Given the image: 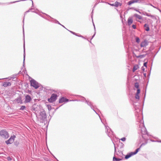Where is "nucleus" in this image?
I'll use <instances>...</instances> for the list:
<instances>
[{
	"mask_svg": "<svg viewBox=\"0 0 161 161\" xmlns=\"http://www.w3.org/2000/svg\"><path fill=\"white\" fill-rule=\"evenodd\" d=\"M0 135L3 138H7L9 137L8 133L6 131L3 130L0 131Z\"/></svg>",
	"mask_w": 161,
	"mask_h": 161,
	"instance_id": "nucleus-1",
	"label": "nucleus"
},
{
	"mask_svg": "<svg viewBox=\"0 0 161 161\" xmlns=\"http://www.w3.org/2000/svg\"><path fill=\"white\" fill-rule=\"evenodd\" d=\"M30 83L31 86L34 87L35 89H37L39 86L38 82L33 79L31 80Z\"/></svg>",
	"mask_w": 161,
	"mask_h": 161,
	"instance_id": "nucleus-2",
	"label": "nucleus"
},
{
	"mask_svg": "<svg viewBox=\"0 0 161 161\" xmlns=\"http://www.w3.org/2000/svg\"><path fill=\"white\" fill-rule=\"evenodd\" d=\"M57 95L56 94H53L50 98L48 99V101L51 103L55 101L56 99Z\"/></svg>",
	"mask_w": 161,
	"mask_h": 161,
	"instance_id": "nucleus-3",
	"label": "nucleus"
},
{
	"mask_svg": "<svg viewBox=\"0 0 161 161\" xmlns=\"http://www.w3.org/2000/svg\"><path fill=\"white\" fill-rule=\"evenodd\" d=\"M15 137V136H11L8 140L6 141V143L8 144L13 143L14 142V138Z\"/></svg>",
	"mask_w": 161,
	"mask_h": 161,
	"instance_id": "nucleus-4",
	"label": "nucleus"
},
{
	"mask_svg": "<svg viewBox=\"0 0 161 161\" xmlns=\"http://www.w3.org/2000/svg\"><path fill=\"white\" fill-rule=\"evenodd\" d=\"M141 1V0H131L128 2L127 4L130 5L135 3H140Z\"/></svg>",
	"mask_w": 161,
	"mask_h": 161,
	"instance_id": "nucleus-5",
	"label": "nucleus"
},
{
	"mask_svg": "<svg viewBox=\"0 0 161 161\" xmlns=\"http://www.w3.org/2000/svg\"><path fill=\"white\" fill-rule=\"evenodd\" d=\"M31 97L30 96L28 95H27L25 97V102L26 103L30 102L31 101Z\"/></svg>",
	"mask_w": 161,
	"mask_h": 161,
	"instance_id": "nucleus-6",
	"label": "nucleus"
},
{
	"mask_svg": "<svg viewBox=\"0 0 161 161\" xmlns=\"http://www.w3.org/2000/svg\"><path fill=\"white\" fill-rule=\"evenodd\" d=\"M68 101L69 100L68 99L64 97H63L59 100V103H62L64 102H68Z\"/></svg>",
	"mask_w": 161,
	"mask_h": 161,
	"instance_id": "nucleus-7",
	"label": "nucleus"
},
{
	"mask_svg": "<svg viewBox=\"0 0 161 161\" xmlns=\"http://www.w3.org/2000/svg\"><path fill=\"white\" fill-rule=\"evenodd\" d=\"M11 85V83L10 82L7 81L4 82L3 85V86L4 87H7L8 86H10Z\"/></svg>",
	"mask_w": 161,
	"mask_h": 161,
	"instance_id": "nucleus-8",
	"label": "nucleus"
},
{
	"mask_svg": "<svg viewBox=\"0 0 161 161\" xmlns=\"http://www.w3.org/2000/svg\"><path fill=\"white\" fill-rule=\"evenodd\" d=\"M147 45V41H144L142 42L141 44V46L142 47H144L146 46Z\"/></svg>",
	"mask_w": 161,
	"mask_h": 161,
	"instance_id": "nucleus-9",
	"label": "nucleus"
},
{
	"mask_svg": "<svg viewBox=\"0 0 161 161\" xmlns=\"http://www.w3.org/2000/svg\"><path fill=\"white\" fill-rule=\"evenodd\" d=\"M139 67L138 65L136 64L134 66L132 69L133 72H134L136 70H137L139 68Z\"/></svg>",
	"mask_w": 161,
	"mask_h": 161,
	"instance_id": "nucleus-10",
	"label": "nucleus"
},
{
	"mask_svg": "<svg viewBox=\"0 0 161 161\" xmlns=\"http://www.w3.org/2000/svg\"><path fill=\"white\" fill-rule=\"evenodd\" d=\"M133 155H134L133 154L132 152H131L130 153H129V154L126 155L125 157V158L126 159H127Z\"/></svg>",
	"mask_w": 161,
	"mask_h": 161,
	"instance_id": "nucleus-11",
	"label": "nucleus"
},
{
	"mask_svg": "<svg viewBox=\"0 0 161 161\" xmlns=\"http://www.w3.org/2000/svg\"><path fill=\"white\" fill-rule=\"evenodd\" d=\"M133 23V20L130 17L128 18V23L129 25H131Z\"/></svg>",
	"mask_w": 161,
	"mask_h": 161,
	"instance_id": "nucleus-12",
	"label": "nucleus"
},
{
	"mask_svg": "<svg viewBox=\"0 0 161 161\" xmlns=\"http://www.w3.org/2000/svg\"><path fill=\"white\" fill-rule=\"evenodd\" d=\"M134 16L137 19H142V17L141 15H139L137 14H135Z\"/></svg>",
	"mask_w": 161,
	"mask_h": 161,
	"instance_id": "nucleus-13",
	"label": "nucleus"
},
{
	"mask_svg": "<svg viewBox=\"0 0 161 161\" xmlns=\"http://www.w3.org/2000/svg\"><path fill=\"white\" fill-rule=\"evenodd\" d=\"M144 27H146L145 30L146 31H148L149 30V28L147 24H145L144 25Z\"/></svg>",
	"mask_w": 161,
	"mask_h": 161,
	"instance_id": "nucleus-14",
	"label": "nucleus"
},
{
	"mask_svg": "<svg viewBox=\"0 0 161 161\" xmlns=\"http://www.w3.org/2000/svg\"><path fill=\"white\" fill-rule=\"evenodd\" d=\"M121 160V159L117 158L115 157H114L113 158V160L115 161H119Z\"/></svg>",
	"mask_w": 161,
	"mask_h": 161,
	"instance_id": "nucleus-15",
	"label": "nucleus"
},
{
	"mask_svg": "<svg viewBox=\"0 0 161 161\" xmlns=\"http://www.w3.org/2000/svg\"><path fill=\"white\" fill-rule=\"evenodd\" d=\"M114 5H115V6H116L117 7H118L119 5L121 6V4L119 3L116 2H115V3H114Z\"/></svg>",
	"mask_w": 161,
	"mask_h": 161,
	"instance_id": "nucleus-16",
	"label": "nucleus"
},
{
	"mask_svg": "<svg viewBox=\"0 0 161 161\" xmlns=\"http://www.w3.org/2000/svg\"><path fill=\"white\" fill-rule=\"evenodd\" d=\"M135 86L136 88L137 89H139V84L138 83L136 82L135 83Z\"/></svg>",
	"mask_w": 161,
	"mask_h": 161,
	"instance_id": "nucleus-17",
	"label": "nucleus"
},
{
	"mask_svg": "<svg viewBox=\"0 0 161 161\" xmlns=\"http://www.w3.org/2000/svg\"><path fill=\"white\" fill-rule=\"evenodd\" d=\"M139 149H140V148H138L135 151V152H132V153H133V154L134 155L136 154V153H137V152L139 151Z\"/></svg>",
	"mask_w": 161,
	"mask_h": 161,
	"instance_id": "nucleus-18",
	"label": "nucleus"
},
{
	"mask_svg": "<svg viewBox=\"0 0 161 161\" xmlns=\"http://www.w3.org/2000/svg\"><path fill=\"white\" fill-rule=\"evenodd\" d=\"M136 42L139 43L140 41L139 38L138 37H136Z\"/></svg>",
	"mask_w": 161,
	"mask_h": 161,
	"instance_id": "nucleus-19",
	"label": "nucleus"
},
{
	"mask_svg": "<svg viewBox=\"0 0 161 161\" xmlns=\"http://www.w3.org/2000/svg\"><path fill=\"white\" fill-rule=\"evenodd\" d=\"M135 98L136 99H139V94H136L135 96Z\"/></svg>",
	"mask_w": 161,
	"mask_h": 161,
	"instance_id": "nucleus-20",
	"label": "nucleus"
},
{
	"mask_svg": "<svg viewBox=\"0 0 161 161\" xmlns=\"http://www.w3.org/2000/svg\"><path fill=\"white\" fill-rule=\"evenodd\" d=\"M25 108V106H22L20 108V110H23Z\"/></svg>",
	"mask_w": 161,
	"mask_h": 161,
	"instance_id": "nucleus-21",
	"label": "nucleus"
},
{
	"mask_svg": "<svg viewBox=\"0 0 161 161\" xmlns=\"http://www.w3.org/2000/svg\"><path fill=\"white\" fill-rule=\"evenodd\" d=\"M140 89L139 88L137 90V92L136 94H139L140 93Z\"/></svg>",
	"mask_w": 161,
	"mask_h": 161,
	"instance_id": "nucleus-22",
	"label": "nucleus"
},
{
	"mask_svg": "<svg viewBox=\"0 0 161 161\" xmlns=\"http://www.w3.org/2000/svg\"><path fill=\"white\" fill-rule=\"evenodd\" d=\"M120 140L122 141H125L126 140V138L125 137H123L122 138H121Z\"/></svg>",
	"mask_w": 161,
	"mask_h": 161,
	"instance_id": "nucleus-23",
	"label": "nucleus"
},
{
	"mask_svg": "<svg viewBox=\"0 0 161 161\" xmlns=\"http://www.w3.org/2000/svg\"><path fill=\"white\" fill-rule=\"evenodd\" d=\"M132 27L134 29H136V26L135 25H132Z\"/></svg>",
	"mask_w": 161,
	"mask_h": 161,
	"instance_id": "nucleus-24",
	"label": "nucleus"
},
{
	"mask_svg": "<svg viewBox=\"0 0 161 161\" xmlns=\"http://www.w3.org/2000/svg\"><path fill=\"white\" fill-rule=\"evenodd\" d=\"M147 63L146 62V63H145L144 64V66L147 67Z\"/></svg>",
	"mask_w": 161,
	"mask_h": 161,
	"instance_id": "nucleus-25",
	"label": "nucleus"
},
{
	"mask_svg": "<svg viewBox=\"0 0 161 161\" xmlns=\"http://www.w3.org/2000/svg\"><path fill=\"white\" fill-rule=\"evenodd\" d=\"M109 4L112 6H115L114 3L113 4Z\"/></svg>",
	"mask_w": 161,
	"mask_h": 161,
	"instance_id": "nucleus-26",
	"label": "nucleus"
},
{
	"mask_svg": "<svg viewBox=\"0 0 161 161\" xmlns=\"http://www.w3.org/2000/svg\"><path fill=\"white\" fill-rule=\"evenodd\" d=\"M145 145V144H144V143H142V144L141 145V146H140V147H142L143 145Z\"/></svg>",
	"mask_w": 161,
	"mask_h": 161,
	"instance_id": "nucleus-27",
	"label": "nucleus"
},
{
	"mask_svg": "<svg viewBox=\"0 0 161 161\" xmlns=\"http://www.w3.org/2000/svg\"><path fill=\"white\" fill-rule=\"evenodd\" d=\"M8 160H11V159L10 158V157H8Z\"/></svg>",
	"mask_w": 161,
	"mask_h": 161,
	"instance_id": "nucleus-28",
	"label": "nucleus"
},
{
	"mask_svg": "<svg viewBox=\"0 0 161 161\" xmlns=\"http://www.w3.org/2000/svg\"><path fill=\"white\" fill-rule=\"evenodd\" d=\"M139 22H141L140 21L138 20Z\"/></svg>",
	"mask_w": 161,
	"mask_h": 161,
	"instance_id": "nucleus-29",
	"label": "nucleus"
}]
</instances>
